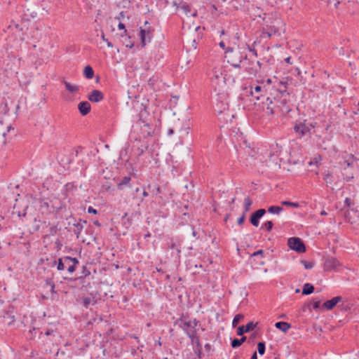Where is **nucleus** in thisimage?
I'll list each match as a JSON object with an SVG mask.
<instances>
[{
  "mask_svg": "<svg viewBox=\"0 0 359 359\" xmlns=\"http://www.w3.org/2000/svg\"><path fill=\"white\" fill-rule=\"evenodd\" d=\"M191 339V343H197L198 347L201 348V343L199 337L197 335L196 330H191V320H188L185 316H182L175 323Z\"/></svg>",
  "mask_w": 359,
  "mask_h": 359,
  "instance_id": "obj_1",
  "label": "nucleus"
},
{
  "mask_svg": "<svg viewBox=\"0 0 359 359\" xmlns=\"http://www.w3.org/2000/svg\"><path fill=\"white\" fill-rule=\"evenodd\" d=\"M314 128L312 123H306V121L297 123L294 126V131L302 138L305 135H310L311 128Z\"/></svg>",
  "mask_w": 359,
  "mask_h": 359,
  "instance_id": "obj_2",
  "label": "nucleus"
},
{
  "mask_svg": "<svg viewBox=\"0 0 359 359\" xmlns=\"http://www.w3.org/2000/svg\"><path fill=\"white\" fill-rule=\"evenodd\" d=\"M287 245L292 250L302 253L306 251V247L302 239L297 237H291L287 241Z\"/></svg>",
  "mask_w": 359,
  "mask_h": 359,
  "instance_id": "obj_3",
  "label": "nucleus"
},
{
  "mask_svg": "<svg viewBox=\"0 0 359 359\" xmlns=\"http://www.w3.org/2000/svg\"><path fill=\"white\" fill-rule=\"evenodd\" d=\"M263 111L267 115H272L275 113L276 109V104L269 97H267L265 101H262Z\"/></svg>",
  "mask_w": 359,
  "mask_h": 359,
  "instance_id": "obj_4",
  "label": "nucleus"
},
{
  "mask_svg": "<svg viewBox=\"0 0 359 359\" xmlns=\"http://www.w3.org/2000/svg\"><path fill=\"white\" fill-rule=\"evenodd\" d=\"M226 83L225 76L222 72H215L213 78L212 79V85L217 88L223 87Z\"/></svg>",
  "mask_w": 359,
  "mask_h": 359,
  "instance_id": "obj_5",
  "label": "nucleus"
},
{
  "mask_svg": "<svg viewBox=\"0 0 359 359\" xmlns=\"http://www.w3.org/2000/svg\"><path fill=\"white\" fill-rule=\"evenodd\" d=\"M74 262V263H79L78 259L66 256L62 258H60L57 262V269L58 271H62L65 269V264H68V262Z\"/></svg>",
  "mask_w": 359,
  "mask_h": 359,
  "instance_id": "obj_6",
  "label": "nucleus"
},
{
  "mask_svg": "<svg viewBox=\"0 0 359 359\" xmlns=\"http://www.w3.org/2000/svg\"><path fill=\"white\" fill-rule=\"evenodd\" d=\"M266 213V210L264 209H259L257 211H255L254 213L252 214L250 217V223L254 226H258L259 224V219L264 215Z\"/></svg>",
  "mask_w": 359,
  "mask_h": 359,
  "instance_id": "obj_7",
  "label": "nucleus"
},
{
  "mask_svg": "<svg viewBox=\"0 0 359 359\" xmlns=\"http://www.w3.org/2000/svg\"><path fill=\"white\" fill-rule=\"evenodd\" d=\"M140 36L141 39L142 47H144L147 42H149L153 36V34L150 30L144 29H140Z\"/></svg>",
  "mask_w": 359,
  "mask_h": 359,
  "instance_id": "obj_8",
  "label": "nucleus"
},
{
  "mask_svg": "<svg viewBox=\"0 0 359 359\" xmlns=\"http://www.w3.org/2000/svg\"><path fill=\"white\" fill-rule=\"evenodd\" d=\"M342 302V297L337 296L326 301L322 306L323 309L326 310H332L339 302Z\"/></svg>",
  "mask_w": 359,
  "mask_h": 359,
  "instance_id": "obj_9",
  "label": "nucleus"
},
{
  "mask_svg": "<svg viewBox=\"0 0 359 359\" xmlns=\"http://www.w3.org/2000/svg\"><path fill=\"white\" fill-rule=\"evenodd\" d=\"M88 99L92 102H100L104 99L103 93L99 90H93L88 95Z\"/></svg>",
  "mask_w": 359,
  "mask_h": 359,
  "instance_id": "obj_10",
  "label": "nucleus"
},
{
  "mask_svg": "<svg viewBox=\"0 0 359 359\" xmlns=\"http://www.w3.org/2000/svg\"><path fill=\"white\" fill-rule=\"evenodd\" d=\"M261 69V62L259 61L252 62L248 66L245 67L246 71L250 75H256Z\"/></svg>",
  "mask_w": 359,
  "mask_h": 359,
  "instance_id": "obj_11",
  "label": "nucleus"
},
{
  "mask_svg": "<svg viewBox=\"0 0 359 359\" xmlns=\"http://www.w3.org/2000/svg\"><path fill=\"white\" fill-rule=\"evenodd\" d=\"M257 326V323L250 321L245 326H240L237 330V334L242 336L245 332H249L253 330Z\"/></svg>",
  "mask_w": 359,
  "mask_h": 359,
  "instance_id": "obj_12",
  "label": "nucleus"
},
{
  "mask_svg": "<svg viewBox=\"0 0 359 359\" xmlns=\"http://www.w3.org/2000/svg\"><path fill=\"white\" fill-rule=\"evenodd\" d=\"M264 91H265L264 88L260 86H250V93L257 100H259L263 97L262 93Z\"/></svg>",
  "mask_w": 359,
  "mask_h": 359,
  "instance_id": "obj_13",
  "label": "nucleus"
},
{
  "mask_svg": "<svg viewBox=\"0 0 359 359\" xmlns=\"http://www.w3.org/2000/svg\"><path fill=\"white\" fill-rule=\"evenodd\" d=\"M78 109L82 116H86L90 111L91 107L88 102L83 101L78 104Z\"/></svg>",
  "mask_w": 359,
  "mask_h": 359,
  "instance_id": "obj_14",
  "label": "nucleus"
},
{
  "mask_svg": "<svg viewBox=\"0 0 359 359\" xmlns=\"http://www.w3.org/2000/svg\"><path fill=\"white\" fill-rule=\"evenodd\" d=\"M142 112L140 113V118L139 121L141 123H143V126L142 127L143 135L144 137L151 136L152 131H151V126L149 123H145V121L142 119Z\"/></svg>",
  "mask_w": 359,
  "mask_h": 359,
  "instance_id": "obj_15",
  "label": "nucleus"
},
{
  "mask_svg": "<svg viewBox=\"0 0 359 359\" xmlns=\"http://www.w3.org/2000/svg\"><path fill=\"white\" fill-rule=\"evenodd\" d=\"M130 181H131L130 176L123 177L117 184L118 189L120 190H122L126 187H129L130 185Z\"/></svg>",
  "mask_w": 359,
  "mask_h": 359,
  "instance_id": "obj_16",
  "label": "nucleus"
},
{
  "mask_svg": "<svg viewBox=\"0 0 359 359\" xmlns=\"http://www.w3.org/2000/svg\"><path fill=\"white\" fill-rule=\"evenodd\" d=\"M86 221L79 220V222L74 224V229L73 230L74 234L76 236V238H79L80 237V234L83 229V224H86Z\"/></svg>",
  "mask_w": 359,
  "mask_h": 359,
  "instance_id": "obj_17",
  "label": "nucleus"
},
{
  "mask_svg": "<svg viewBox=\"0 0 359 359\" xmlns=\"http://www.w3.org/2000/svg\"><path fill=\"white\" fill-rule=\"evenodd\" d=\"M62 83L65 85V88L72 93H77L79 90V86L72 85L70 83L65 81L64 79L62 80Z\"/></svg>",
  "mask_w": 359,
  "mask_h": 359,
  "instance_id": "obj_18",
  "label": "nucleus"
},
{
  "mask_svg": "<svg viewBox=\"0 0 359 359\" xmlns=\"http://www.w3.org/2000/svg\"><path fill=\"white\" fill-rule=\"evenodd\" d=\"M275 327L277 329L280 330L283 332H286L291 327V325L287 322L280 321V322L276 323Z\"/></svg>",
  "mask_w": 359,
  "mask_h": 359,
  "instance_id": "obj_19",
  "label": "nucleus"
},
{
  "mask_svg": "<svg viewBox=\"0 0 359 359\" xmlns=\"http://www.w3.org/2000/svg\"><path fill=\"white\" fill-rule=\"evenodd\" d=\"M133 147L135 148V146H134ZM147 148H148V145L147 144H141L139 146H136V148L134 149L135 154L137 156H140L141 155H142L144 154V151L147 150Z\"/></svg>",
  "mask_w": 359,
  "mask_h": 359,
  "instance_id": "obj_20",
  "label": "nucleus"
},
{
  "mask_svg": "<svg viewBox=\"0 0 359 359\" xmlns=\"http://www.w3.org/2000/svg\"><path fill=\"white\" fill-rule=\"evenodd\" d=\"M83 74L86 78L91 79L94 76V70L90 65H87L83 69Z\"/></svg>",
  "mask_w": 359,
  "mask_h": 359,
  "instance_id": "obj_21",
  "label": "nucleus"
},
{
  "mask_svg": "<svg viewBox=\"0 0 359 359\" xmlns=\"http://www.w3.org/2000/svg\"><path fill=\"white\" fill-rule=\"evenodd\" d=\"M11 129V124H6L4 126L3 121H0V135H1L3 136H6L7 133H8Z\"/></svg>",
  "mask_w": 359,
  "mask_h": 359,
  "instance_id": "obj_22",
  "label": "nucleus"
},
{
  "mask_svg": "<svg viewBox=\"0 0 359 359\" xmlns=\"http://www.w3.org/2000/svg\"><path fill=\"white\" fill-rule=\"evenodd\" d=\"M314 291V287L311 283L304 284L302 290V294L305 295L311 294Z\"/></svg>",
  "mask_w": 359,
  "mask_h": 359,
  "instance_id": "obj_23",
  "label": "nucleus"
},
{
  "mask_svg": "<svg viewBox=\"0 0 359 359\" xmlns=\"http://www.w3.org/2000/svg\"><path fill=\"white\" fill-rule=\"evenodd\" d=\"M15 316L11 313H7L5 316H4V323L8 325H11L15 322Z\"/></svg>",
  "mask_w": 359,
  "mask_h": 359,
  "instance_id": "obj_24",
  "label": "nucleus"
},
{
  "mask_svg": "<svg viewBox=\"0 0 359 359\" xmlns=\"http://www.w3.org/2000/svg\"><path fill=\"white\" fill-rule=\"evenodd\" d=\"M283 210V208L280 206L272 205L268 208V212L271 214H280Z\"/></svg>",
  "mask_w": 359,
  "mask_h": 359,
  "instance_id": "obj_25",
  "label": "nucleus"
},
{
  "mask_svg": "<svg viewBox=\"0 0 359 359\" xmlns=\"http://www.w3.org/2000/svg\"><path fill=\"white\" fill-rule=\"evenodd\" d=\"M338 265V262L335 259H329L325 262V266L327 269L334 268Z\"/></svg>",
  "mask_w": 359,
  "mask_h": 359,
  "instance_id": "obj_26",
  "label": "nucleus"
},
{
  "mask_svg": "<svg viewBox=\"0 0 359 359\" xmlns=\"http://www.w3.org/2000/svg\"><path fill=\"white\" fill-rule=\"evenodd\" d=\"M252 201L250 198V197L247 196L244 199V210L245 212H247L250 210V207L252 205Z\"/></svg>",
  "mask_w": 359,
  "mask_h": 359,
  "instance_id": "obj_27",
  "label": "nucleus"
},
{
  "mask_svg": "<svg viewBox=\"0 0 359 359\" xmlns=\"http://www.w3.org/2000/svg\"><path fill=\"white\" fill-rule=\"evenodd\" d=\"M121 219L123 224L126 226V228H128L132 224V219L130 217H128L127 213L124 214Z\"/></svg>",
  "mask_w": 359,
  "mask_h": 359,
  "instance_id": "obj_28",
  "label": "nucleus"
},
{
  "mask_svg": "<svg viewBox=\"0 0 359 359\" xmlns=\"http://www.w3.org/2000/svg\"><path fill=\"white\" fill-rule=\"evenodd\" d=\"M79 263H74V262H68V264H65V268L67 267V271L69 273H73L76 270V266Z\"/></svg>",
  "mask_w": 359,
  "mask_h": 359,
  "instance_id": "obj_29",
  "label": "nucleus"
},
{
  "mask_svg": "<svg viewBox=\"0 0 359 359\" xmlns=\"http://www.w3.org/2000/svg\"><path fill=\"white\" fill-rule=\"evenodd\" d=\"M273 226V224L271 221H267L262 225L261 229H265L268 232H270Z\"/></svg>",
  "mask_w": 359,
  "mask_h": 359,
  "instance_id": "obj_30",
  "label": "nucleus"
},
{
  "mask_svg": "<svg viewBox=\"0 0 359 359\" xmlns=\"http://www.w3.org/2000/svg\"><path fill=\"white\" fill-rule=\"evenodd\" d=\"M281 204L283 205L290 206V207H292V208H299L300 206L298 203L290 202V201H283L281 202Z\"/></svg>",
  "mask_w": 359,
  "mask_h": 359,
  "instance_id": "obj_31",
  "label": "nucleus"
},
{
  "mask_svg": "<svg viewBox=\"0 0 359 359\" xmlns=\"http://www.w3.org/2000/svg\"><path fill=\"white\" fill-rule=\"evenodd\" d=\"M244 318V316L242 314H237L234 316L233 321H232V325L233 327H236L237 324Z\"/></svg>",
  "mask_w": 359,
  "mask_h": 359,
  "instance_id": "obj_32",
  "label": "nucleus"
},
{
  "mask_svg": "<svg viewBox=\"0 0 359 359\" xmlns=\"http://www.w3.org/2000/svg\"><path fill=\"white\" fill-rule=\"evenodd\" d=\"M257 350L260 355H264L265 353V344L264 342H259L257 344Z\"/></svg>",
  "mask_w": 359,
  "mask_h": 359,
  "instance_id": "obj_33",
  "label": "nucleus"
},
{
  "mask_svg": "<svg viewBox=\"0 0 359 359\" xmlns=\"http://www.w3.org/2000/svg\"><path fill=\"white\" fill-rule=\"evenodd\" d=\"M353 164V156H351L349 158V159L344 161V164H342V165L344 166V168L346 169V168L352 166Z\"/></svg>",
  "mask_w": 359,
  "mask_h": 359,
  "instance_id": "obj_34",
  "label": "nucleus"
},
{
  "mask_svg": "<svg viewBox=\"0 0 359 359\" xmlns=\"http://www.w3.org/2000/svg\"><path fill=\"white\" fill-rule=\"evenodd\" d=\"M180 8L184 12L185 14H188L191 12V8L189 4L187 3H184L182 6H180Z\"/></svg>",
  "mask_w": 359,
  "mask_h": 359,
  "instance_id": "obj_35",
  "label": "nucleus"
},
{
  "mask_svg": "<svg viewBox=\"0 0 359 359\" xmlns=\"http://www.w3.org/2000/svg\"><path fill=\"white\" fill-rule=\"evenodd\" d=\"M272 149L273 151L278 155L282 149V147L280 146L278 143H275V144L271 145Z\"/></svg>",
  "mask_w": 359,
  "mask_h": 359,
  "instance_id": "obj_36",
  "label": "nucleus"
},
{
  "mask_svg": "<svg viewBox=\"0 0 359 359\" xmlns=\"http://www.w3.org/2000/svg\"><path fill=\"white\" fill-rule=\"evenodd\" d=\"M241 346L239 339H233L231 341V346L233 348H236Z\"/></svg>",
  "mask_w": 359,
  "mask_h": 359,
  "instance_id": "obj_37",
  "label": "nucleus"
},
{
  "mask_svg": "<svg viewBox=\"0 0 359 359\" xmlns=\"http://www.w3.org/2000/svg\"><path fill=\"white\" fill-rule=\"evenodd\" d=\"M302 263L306 269H311L313 267V262H307V261H302Z\"/></svg>",
  "mask_w": 359,
  "mask_h": 359,
  "instance_id": "obj_38",
  "label": "nucleus"
},
{
  "mask_svg": "<svg viewBox=\"0 0 359 359\" xmlns=\"http://www.w3.org/2000/svg\"><path fill=\"white\" fill-rule=\"evenodd\" d=\"M195 344V352L197 353L199 358H202V346L201 345V348L198 347L197 343H194Z\"/></svg>",
  "mask_w": 359,
  "mask_h": 359,
  "instance_id": "obj_39",
  "label": "nucleus"
},
{
  "mask_svg": "<svg viewBox=\"0 0 359 359\" xmlns=\"http://www.w3.org/2000/svg\"><path fill=\"white\" fill-rule=\"evenodd\" d=\"M191 330H196V327L199 325V321L194 318L193 320H191Z\"/></svg>",
  "mask_w": 359,
  "mask_h": 359,
  "instance_id": "obj_40",
  "label": "nucleus"
},
{
  "mask_svg": "<svg viewBox=\"0 0 359 359\" xmlns=\"http://www.w3.org/2000/svg\"><path fill=\"white\" fill-rule=\"evenodd\" d=\"M118 27L119 29H123L124 32H123V34H122L121 36V37H123L124 36H126V34H127V30L126 29V26L122 22H119V24L118 25Z\"/></svg>",
  "mask_w": 359,
  "mask_h": 359,
  "instance_id": "obj_41",
  "label": "nucleus"
},
{
  "mask_svg": "<svg viewBox=\"0 0 359 359\" xmlns=\"http://www.w3.org/2000/svg\"><path fill=\"white\" fill-rule=\"evenodd\" d=\"M91 303V299L90 297H85L83 299V304L86 308H88Z\"/></svg>",
  "mask_w": 359,
  "mask_h": 359,
  "instance_id": "obj_42",
  "label": "nucleus"
},
{
  "mask_svg": "<svg viewBox=\"0 0 359 359\" xmlns=\"http://www.w3.org/2000/svg\"><path fill=\"white\" fill-rule=\"evenodd\" d=\"M153 196H157L161 193L160 187H156L151 190Z\"/></svg>",
  "mask_w": 359,
  "mask_h": 359,
  "instance_id": "obj_43",
  "label": "nucleus"
},
{
  "mask_svg": "<svg viewBox=\"0 0 359 359\" xmlns=\"http://www.w3.org/2000/svg\"><path fill=\"white\" fill-rule=\"evenodd\" d=\"M169 248L172 250H174V249H176L177 253H180L181 250H180V248H179V246L177 245H176L175 243L172 242L170 243V245L169 246Z\"/></svg>",
  "mask_w": 359,
  "mask_h": 359,
  "instance_id": "obj_44",
  "label": "nucleus"
},
{
  "mask_svg": "<svg viewBox=\"0 0 359 359\" xmlns=\"http://www.w3.org/2000/svg\"><path fill=\"white\" fill-rule=\"evenodd\" d=\"M102 39L107 43V45L108 47L112 48L113 44L111 42H110L107 39L105 38V36L104 34H102Z\"/></svg>",
  "mask_w": 359,
  "mask_h": 359,
  "instance_id": "obj_45",
  "label": "nucleus"
},
{
  "mask_svg": "<svg viewBox=\"0 0 359 359\" xmlns=\"http://www.w3.org/2000/svg\"><path fill=\"white\" fill-rule=\"evenodd\" d=\"M311 304L313 309H317L320 307V301H313Z\"/></svg>",
  "mask_w": 359,
  "mask_h": 359,
  "instance_id": "obj_46",
  "label": "nucleus"
},
{
  "mask_svg": "<svg viewBox=\"0 0 359 359\" xmlns=\"http://www.w3.org/2000/svg\"><path fill=\"white\" fill-rule=\"evenodd\" d=\"M88 212L90 213V214L96 215L97 213V210L93 208L92 206H89L88 208Z\"/></svg>",
  "mask_w": 359,
  "mask_h": 359,
  "instance_id": "obj_47",
  "label": "nucleus"
},
{
  "mask_svg": "<svg viewBox=\"0 0 359 359\" xmlns=\"http://www.w3.org/2000/svg\"><path fill=\"white\" fill-rule=\"evenodd\" d=\"M82 273H83V276L86 277V276H89L90 274V272L86 266H83Z\"/></svg>",
  "mask_w": 359,
  "mask_h": 359,
  "instance_id": "obj_48",
  "label": "nucleus"
},
{
  "mask_svg": "<svg viewBox=\"0 0 359 359\" xmlns=\"http://www.w3.org/2000/svg\"><path fill=\"white\" fill-rule=\"evenodd\" d=\"M263 254H264V251H263L262 250H257V251L255 252L252 255V257H255V256H258V255H261V256H262V255H263Z\"/></svg>",
  "mask_w": 359,
  "mask_h": 359,
  "instance_id": "obj_49",
  "label": "nucleus"
},
{
  "mask_svg": "<svg viewBox=\"0 0 359 359\" xmlns=\"http://www.w3.org/2000/svg\"><path fill=\"white\" fill-rule=\"evenodd\" d=\"M344 203L347 207H350L351 205V200L349 198H346Z\"/></svg>",
  "mask_w": 359,
  "mask_h": 359,
  "instance_id": "obj_50",
  "label": "nucleus"
},
{
  "mask_svg": "<svg viewBox=\"0 0 359 359\" xmlns=\"http://www.w3.org/2000/svg\"><path fill=\"white\" fill-rule=\"evenodd\" d=\"M245 220V214H243L241 217L238 219V224H241L244 222Z\"/></svg>",
  "mask_w": 359,
  "mask_h": 359,
  "instance_id": "obj_51",
  "label": "nucleus"
},
{
  "mask_svg": "<svg viewBox=\"0 0 359 359\" xmlns=\"http://www.w3.org/2000/svg\"><path fill=\"white\" fill-rule=\"evenodd\" d=\"M248 50L250 52L252 53V55L255 57H257V50L255 48H252L250 46H248Z\"/></svg>",
  "mask_w": 359,
  "mask_h": 359,
  "instance_id": "obj_52",
  "label": "nucleus"
},
{
  "mask_svg": "<svg viewBox=\"0 0 359 359\" xmlns=\"http://www.w3.org/2000/svg\"><path fill=\"white\" fill-rule=\"evenodd\" d=\"M54 333V330H47L45 331V335L46 336H50V335H52Z\"/></svg>",
  "mask_w": 359,
  "mask_h": 359,
  "instance_id": "obj_53",
  "label": "nucleus"
},
{
  "mask_svg": "<svg viewBox=\"0 0 359 359\" xmlns=\"http://www.w3.org/2000/svg\"><path fill=\"white\" fill-rule=\"evenodd\" d=\"M1 106L4 105V108H3V110L4 111V113H7L8 111V109L7 107V103L6 102H2Z\"/></svg>",
  "mask_w": 359,
  "mask_h": 359,
  "instance_id": "obj_54",
  "label": "nucleus"
},
{
  "mask_svg": "<svg viewBox=\"0 0 359 359\" xmlns=\"http://www.w3.org/2000/svg\"><path fill=\"white\" fill-rule=\"evenodd\" d=\"M126 46L129 48H132L134 46V43L131 41H128L126 43Z\"/></svg>",
  "mask_w": 359,
  "mask_h": 359,
  "instance_id": "obj_55",
  "label": "nucleus"
},
{
  "mask_svg": "<svg viewBox=\"0 0 359 359\" xmlns=\"http://www.w3.org/2000/svg\"><path fill=\"white\" fill-rule=\"evenodd\" d=\"M227 108H228L227 103H222V107H221V109H220L219 112H222V110H225Z\"/></svg>",
  "mask_w": 359,
  "mask_h": 359,
  "instance_id": "obj_56",
  "label": "nucleus"
},
{
  "mask_svg": "<svg viewBox=\"0 0 359 359\" xmlns=\"http://www.w3.org/2000/svg\"><path fill=\"white\" fill-rule=\"evenodd\" d=\"M228 62L229 63H231V65L234 67H240V63L241 62V60H239L238 63H233V62H231L229 60H228Z\"/></svg>",
  "mask_w": 359,
  "mask_h": 359,
  "instance_id": "obj_57",
  "label": "nucleus"
},
{
  "mask_svg": "<svg viewBox=\"0 0 359 359\" xmlns=\"http://www.w3.org/2000/svg\"><path fill=\"white\" fill-rule=\"evenodd\" d=\"M46 284L49 285L50 287L52 285V284H55L54 282L50 279H47L46 280Z\"/></svg>",
  "mask_w": 359,
  "mask_h": 359,
  "instance_id": "obj_58",
  "label": "nucleus"
},
{
  "mask_svg": "<svg viewBox=\"0 0 359 359\" xmlns=\"http://www.w3.org/2000/svg\"><path fill=\"white\" fill-rule=\"evenodd\" d=\"M46 284L49 285L50 287L52 285V284H55L54 282L50 279H47L46 280Z\"/></svg>",
  "mask_w": 359,
  "mask_h": 359,
  "instance_id": "obj_59",
  "label": "nucleus"
},
{
  "mask_svg": "<svg viewBox=\"0 0 359 359\" xmlns=\"http://www.w3.org/2000/svg\"><path fill=\"white\" fill-rule=\"evenodd\" d=\"M353 178V175H347L344 179L346 180V182H349Z\"/></svg>",
  "mask_w": 359,
  "mask_h": 359,
  "instance_id": "obj_60",
  "label": "nucleus"
},
{
  "mask_svg": "<svg viewBox=\"0 0 359 359\" xmlns=\"http://www.w3.org/2000/svg\"><path fill=\"white\" fill-rule=\"evenodd\" d=\"M205 348L206 351H209L211 349V345L210 344H206L205 345Z\"/></svg>",
  "mask_w": 359,
  "mask_h": 359,
  "instance_id": "obj_61",
  "label": "nucleus"
},
{
  "mask_svg": "<svg viewBox=\"0 0 359 359\" xmlns=\"http://www.w3.org/2000/svg\"><path fill=\"white\" fill-rule=\"evenodd\" d=\"M291 60V57H287V58L285 59V61L288 64H292Z\"/></svg>",
  "mask_w": 359,
  "mask_h": 359,
  "instance_id": "obj_62",
  "label": "nucleus"
},
{
  "mask_svg": "<svg viewBox=\"0 0 359 359\" xmlns=\"http://www.w3.org/2000/svg\"><path fill=\"white\" fill-rule=\"evenodd\" d=\"M172 6H175L177 8H180V5L179 4H177V1H174L172 2Z\"/></svg>",
  "mask_w": 359,
  "mask_h": 359,
  "instance_id": "obj_63",
  "label": "nucleus"
},
{
  "mask_svg": "<svg viewBox=\"0 0 359 359\" xmlns=\"http://www.w3.org/2000/svg\"><path fill=\"white\" fill-rule=\"evenodd\" d=\"M250 359H257V352H256V351H255V352L253 353V354L252 355V356H251V358H250Z\"/></svg>",
  "mask_w": 359,
  "mask_h": 359,
  "instance_id": "obj_64",
  "label": "nucleus"
}]
</instances>
